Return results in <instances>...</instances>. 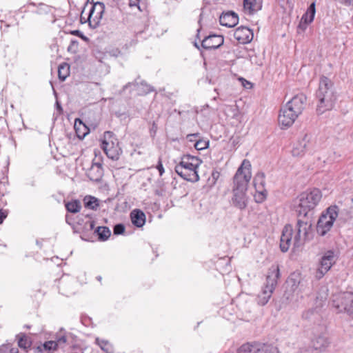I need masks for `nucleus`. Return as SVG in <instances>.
<instances>
[{
  "label": "nucleus",
  "mask_w": 353,
  "mask_h": 353,
  "mask_svg": "<svg viewBox=\"0 0 353 353\" xmlns=\"http://www.w3.org/2000/svg\"><path fill=\"white\" fill-rule=\"evenodd\" d=\"M252 177L251 163L244 159L234 176L232 204L240 210L247 205L246 190Z\"/></svg>",
  "instance_id": "1"
},
{
  "label": "nucleus",
  "mask_w": 353,
  "mask_h": 353,
  "mask_svg": "<svg viewBox=\"0 0 353 353\" xmlns=\"http://www.w3.org/2000/svg\"><path fill=\"white\" fill-rule=\"evenodd\" d=\"M296 233L292 239L293 229L291 225H286L282 231L280 239V248L282 252H287L292 244L299 248L306 240L310 239L312 230V223L310 221L298 219Z\"/></svg>",
  "instance_id": "2"
},
{
  "label": "nucleus",
  "mask_w": 353,
  "mask_h": 353,
  "mask_svg": "<svg viewBox=\"0 0 353 353\" xmlns=\"http://www.w3.org/2000/svg\"><path fill=\"white\" fill-rule=\"evenodd\" d=\"M316 99L318 114H322L334 108L337 94L333 82L327 77H321L319 88L316 92Z\"/></svg>",
  "instance_id": "3"
},
{
  "label": "nucleus",
  "mask_w": 353,
  "mask_h": 353,
  "mask_svg": "<svg viewBox=\"0 0 353 353\" xmlns=\"http://www.w3.org/2000/svg\"><path fill=\"white\" fill-rule=\"evenodd\" d=\"M306 99L307 98L305 94L302 93L299 94L295 95L282 107L279 115V122L280 125L284 127L291 126L302 113Z\"/></svg>",
  "instance_id": "4"
},
{
  "label": "nucleus",
  "mask_w": 353,
  "mask_h": 353,
  "mask_svg": "<svg viewBox=\"0 0 353 353\" xmlns=\"http://www.w3.org/2000/svg\"><path fill=\"white\" fill-rule=\"evenodd\" d=\"M321 198L322 194L317 188L301 193L298 197L296 207L299 216L305 217L307 213L318 205Z\"/></svg>",
  "instance_id": "5"
},
{
  "label": "nucleus",
  "mask_w": 353,
  "mask_h": 353,
  "mask_svg": "<svg viewBox=\"0 0 353 353\" xmlns=\"http://www.w3.org/2000/svg\"><path fill=\"white\" fill-rule=\"evenodd\" d=\"M194 159L199 160L197 157L187 155L184 157L180 163L175 167V171L180 176L185 180L192 182L199 181V174L197 171L199 164H193L190 161V160Z\"/></svg>",
  "instance_id": "6"
},
{
  "label": "nucleus",
  "mask_w": 353,
  "mask_h": 353,
  "mask_svg": "<svg viewBox=\"0 0 353 353\" xmlns=\"http://www.w3.org/2000/svg\"><path fill=\"white\" fill-rule=\"evenodd\" d=\"M101 148L107 157L114 161L118 160L122 150L116 135L110 131H105L101 140Z\"/></svg>",
  "instance_id": "7"
},
{
  "label": "nucleus",
  "mask_w": 353,
  "mask_h": 353,
  "mask_svg": "<svg viewBox=\"0 0 353 353\" xmlns=\"http://www.w3.org/2000/svg\"><path fill=\"white\" fill-rule=\"evenodd\" d=\"M280 276L278 266L270 269L266 277V281L261 292L258 295V303L264 305L270 299L272 294L277 284V279Z\"/></svg>",
  "instance_id": "8"
},
{
  "label": "nucleus",
  "mask_w": 353,
  "mask_h": 353,
  "mask_svg": "<svg viewBox=\"0 0 353 353\" xmlns=\"http://www.w3.org/2000/svg\"><path fill=\"white\" fill-rule=\"evenodd\" d=\"M287 284L290 287L286 292L287 299L290 301H297L299 297H303V294H307L309 290V283L307 281L300 279L299 276L292 274L287 281Z\"/></svg>",
  "instance_id": "9"
},
{
  "label": "nucleus",
  "mask_w": 353,
  "mask_h": 353,
  "mask_svg": "<svg viewBox=\"0 0 353 353\" xmlns=\"http://www.w3.org/2000/svg\"><path fill=\"white\" fill-rule=\"evenodd\" d=\"M339 215V208L336 205L330 206L321 215L316 225L319 235L325 236L332 228L333 223Z\"/></svg>",
  "instance_id": "10"
},
{
  "label": "nucleus",
  "mask_w": 353,
  "mask_h": 353,
  "mask_svg": "<svg viewBox=\"0 0 353 353\" xmlns=\"http://www.w3.org/2000/svg\"><path fill=\"white\" fill-rule=\"evenodd\" d=\"M332 305L338 312H345L353 317V293L345 292L334 294Z\"/></svg>",
  "instance_id": "11"
},
{
  "label": "nucleus",
  "mask_w": 353,
  "mask_h": 353,
  "mask_svg": "<svg viewBox=\"0 0 353 353\" xmlns=\"http://www.w3.org/2000/svg\"><path fill=\"white\" fill-rule=\"evenodd\" d=\"M105 12V4L101 1H97L92 6L89 13L88 21L89 26L92 28H97L103 18Z\"/></svg>",
  "instance_id": "12"
},
{
  "label": "nucleus",
  "mask_w": 353,
  "mask_h": 353,
  "mask_svg": "<svg viewBox=\"0 0 353 353\" xmlns=\"http://www.w3.org/2000/svg\"><path fill=\"white\" fill-rule=\"evenodd\" d=\"M238 353H279L276 347L259 343H245L238 349Z\"/></svg>",
  "instance_id": "13"
},
{
  "label": "nucleus",
  "mask_w": 353,
  "mask_h": 353,
  "mask_svg": "<svg viewBox=\"0 0 353 353\" xmlns=\"http://www.w3.org/2000/svg\"><path fill=\"white\" fill-rule=\"evenodd\" d=\"M335 261L334 253L332 251L326 252L321 257L319 266L315 273V277L317 279H321L330 270Z\"/></svg>",
  "instance_id": "14"
},
{
  "label": "nucleus",
  "mask_w": 353,
  "mask_h": 353,
  "mask_svg": "<svg viewBox=\"0 0 353 353\" xmlns=\"http://www.w3.org/2000/svg\"><path fill=\"white\" fill-rule=\"evenodd\" d=\"M313 144L311 141V136L305 134L301 139L299 140L294 145L292 154L294 157L303 156L307 151L312 148Z\"/></svg>",
  "instance_id": "15"
},
{
  "label": "nucleus",
  "mask_w": 353,
  "mask_h": 353,
  "mask_svg": "<svg viewBox=\"0 0 353 353\" xmlns=\"http://www.w3.org/2000/svg\"><path fill=\"white\" fill-rule=\"evenodd\" d=\"M253 184L258 192V195L255 196L256 201L257 202H262L265 199V174L262 172L257 173L253 180Z\"/></svg>",
  "instance_id": "16"
},
{
  "label": "nucleus",
  "mask_w": 353,
  "mask_h": 353,
  "mask_svg": "<svg viewBox=\"0 0 353 353\" xmlns=\"http://www.w3.org/2000/svg\"><path fill=\"white\" fill-rule=\"evenodd\" d=\"M302 319L309 325L319 323L322 320L321 308L316 307L304 311L302 314Z\"/></svg>",
  "instance_id": "17"
},
{
  "label": "nucleus",
  "mask_w": 353,
  "mask_h": 353,
  "mask_svg": "<svg viewBox=\"0 0 353 353\" xmlns=\"http://www.w3.org/2000/svg\"><path fill=\"white\" fill-rule=\"evenodd\" d=\"M254 34L252 31L245 26H241L237 28L234 33V37L240 43H248L253 39Z\"/></svg>",
  "instance_id": "18"
},
{
  "label": "nucleus",
  "mask_w": 353,
  "mask_h": 353,
  "mask_svg": "<svg viewBox=\"0 0 353 353\" xmlns=\"http://www.w3.org/2000/svg\"><path fill=\"white\" fill-rule=\"evenodd\" d=\"M223 41L224 39L222 36L212 34L205 37L201 42V46L207 50L216 49L223 45Z\"/></svg>",
  "instance_id": "19"
},
{
  "label": "nucleus",
  "mask_w": 353,
  "mask_h": 353,
  "mask_svg": "<svg viewBox=\"0 0 353 353\" xmlns=\"http://www.w3.org/2000/svg\"><path fill=\"white\" fill-rule=\"evenodd\" d=\"M210 174L207 172H203V176L206 177V183L203 185L202 190L205 192H208L211 188L216 184L220 177V172L214 169H211Z\"/></svg>",
  "instance_id": "20"
},
{
  "label": "nucleus",
  "mask_w": 353,
  "mask_h": 353,
  "mask_svg": "<svg viewBox=\"0 0 353 353\" xmlns=\"http://www.w3.org/2000/svg\"><path fill=\"white\" fill-rule=\"evenodd\" d=\"M219 22L223 26L232 28L238 23L239 17L235 12L229 11L220 16Z\"/></svg>",
  "instance_id": "21"
},
{
  "label": "nucleus",
  "mask_w": 353,
  "mask_h": 353,
  "mask_svg": "<svg viewBox=\"0 0 353 353\" xmlns=\"http://www.w3.org/2000/svg\"><path fill=\"white\" fill-rule=\"evenodd\" d=\"M140 76H138L135 79L134 82L128 83L125 85L123 86V90H125L130 85L137 86L139 89L140 94L146 95L152 92H154L155 90L154 87L148 84L145 81L142 80L140 82L138 81Z\"/></svg>",
  "instance_id": "22"
},
{
  "label": "nucleus",
  "mask_w": 353,
  "mask_h": 353,
  "mask_svg": "<svg viewBox=\"0 0 353 353\" xmlns=\"http://www.w3.org/2000/svg\"><path fill=\"white\" fill-rule=\"evenodd\" d=\"M87 175L91 181H100L103 175V170L100 163H92L91 168L88 170Z\"/></svg>",
  "instance_id": "23"
},
{
  "label": "nucleus",
  "mask_w": 353,
  "mask_h": 353,
  "mask_svg": "<svg viewBox=\"0 0 353 353\" xmlns=\"http://www.w3.org/2000/svg\"><path fill=\"white\" fill-rule=\"evenodd\" d=\"M130 219L134 226L141 228L145 223V214L142 210L135 209L130 212Z\"/></svg>",
  "instance_id": "24"
},
{
  "label": "nucleus",
  "mask_w": 353,
  "mask_h": 353,
  "mask_svg": "<svg viewBox=\"0 0 353 353\" xmlns=\"http://www.w3.org/2000/svg\"><path fill=\"white\" fill-rule=\"evenodd\" d=\"M261 8L262 0H243V8L250 14L260 10Z\"/></svg>",
  "instance_id": "25"
},
{
  "label": "nucleus",
  "mask_w": 353,
  "mask_h": 353,
  "mask_svg": "<svg viewBox=\"0 0 353 353\" xmlns=\"http://www.w3.org/2000/svg\"><path fill=\"white\" fill-rule=\"evenodd\" d=\"M74 130L80 139H83L89 132L88 128L79 119L75 120Z\"/></svg>",
  "instance_id": "26"
},
{
  "label": "nucleus",
  "mask_w": 353,
  "mask_h": 353,
  "mask_svg": "<svg viewBox=\"0 0 353 353\" xmlns=\"http://www.w3.org/2000/svg\"><path fill=\"white\" fill-rule=\"evenodd\" d=\"M93 234L97 235L99 241H105L110 238L111 232L106 226H98L94 230Z\"/></svg>",
  "instance_id": "27"
},
{
  "label": "nucleus",
  "mask_w": 353,
  "mask_h": 353,
  "mask_svg": "<svg viewBox=\"0 0 353 353\" xmlns=\"http://www.w3.org/2000/svg\"><path fill=\"white\" fill-rule=\"evenodd\" d=\"M315 12V3L313 2L310 4L307 8V12L302 17L300 25L302 24L303 21L305 23V25L311 23L314 20Z\"/></svg>",
  "instance_id": "28"
},
{
  "label": "nucleus",
  "mask_w": 353,
  "mask_h": 353,
  "mask_svg": "<svg viewBox=\"0 0 353 353\" xmlns=\"http://www.w3.org/2000/svg\"><path fill=\"white\" fill-rule=\"evenodd\" d=\"M95 226L94 221H87L82 228V236L81 238L84 240H88L90 232L92 231Z\"/></svg>",
  "instance_id": "29"
},
{
  "label": "nucleus",
  "mask_w": 353,
  "mask_h": 353,
  "mask_svg": "<svg viewBox=\"0 0 353 353\" xmlns=\"http://www.w3.org/2000/svg\"><path fill=\"white\" fill-rule=\"evenodd\" d=\"M83 204L85 208L91 210H97L99 205V200L92 196H85L83 199Z\"/></svg>",
  "instance_id": "30"
},
{
  "label": "nucleus",
  "mask_w": 353,
  "mask_h": 353,
  "mask_svg": "<svg viewBox=\"0 0 353 353\" xmlns=\"http://www.w3.org/2000/svg\"><path fill=\"white\" fill-rule=\"evenodd\" d=\"M70 74V66L68 63H63L58 68V77L59 80L63 81Z\"/></svg>",
  "instance_id": "31"
},
{
  "label": "nucleus",
  "mask_w": 353,
  "mask_h": 353,
  "mask_svg": "<svg viewBox=\"0 0 353 353\" xmlns=\"http://www.w3.org/2000/svg\"><path fill=\"white\" fill-rule=\"evenodd\" d=\"M65 208L69 212L77 213L80 211L81 205L79 200H73L65 203Z\"/></svg>",
  "instance_id": "32"
},
{
  "label": "nucleus",
  "mask_w": 353,
  "mask_h": 353,
  "mask_svg": "<svg viewBox=\"0 0 353 353\" xmlns=\"http://www.w3.org/2000/svg\"><path fill=\"white\" fill-rule=\"evenodd\" d=\"M96 343L100 346L101 349L106 353H112L113 348L111 344L105 340H100L99 339H96Z\"/></svg>",
  "instance_id": "33"
},
{
  "label": "nucleus",
  "mask_w": 353,
  "mask_h": 353,
  "mask_svg": "<svg viewBox=\"0 0 353 353\" xmlns=\"http://www.w3.org/2000/svg\"><path fill=\"white\" fill-rule=\"evenodd\" d=\"M31 341L28 340V338L26 335H23L18 341V345L19 347L25 350L28 352V348L31 346Z\"/></svg>",
  "instance_id": "34"
},
{
  "label": "nucleus",
  "mask_w": 353,
  "mask_h": 353,
  "mask_svg": "<svg viewBox=\"0 0 353 353\" xmlns=\"http://www.w3.org/2000/svg\"><path fill=\"white\" fill-rule=\"evenodd\" d=\"M45 350H57L58 348V343L55 341H48L43 344Z\"/></svg>",
  "instance_id": "35"
},
{
  "label": "nucleus",
  "mask_w": 353,
  "mask_h": 353,
  "mask_svg": "<svg viewBox=\"0 0 353 353\" xmlns=\"http://www.w3.org/2000/svg\"><path fill=\"white\" fill-rule=\"evenodd\" d=\"M125 225L123 223H117L113 227V234L114 235L123 234L125 232Z\"/></svg>",
  "instance_id": "36"
},
{
  "label": "nucleus",
  "mask_w": 353,
  "mask_h": 353,
  "mask_svg": "<svg viewBox=\"0 0 353 353\" xmlns=\"http://www.w3.org/2000/svg\"><path fill=\"white\" fill-rule=\"evenodd\" d=\"M79 42L77 40H72L68 48V51L75 53L77 52Z\"/></svg>",
  "instance_id": "37"
},
{
  "label": "nucleus",
  "mask_w": 353,
  "mask_h": 353,
  "mask_svg": "<svg viewBox=\"0 0 353 353\" xmlns=\"http://www.w3.org/2000/svg\"><path fill=\"white\" fill-rule=\"evenodd\" d=\"M70 34L77 37H80L83 41H88V38L85 37L79 30H74L70 32Z\"/></svg>",
  "instance_id": "38"
},
{
  "label": "nucleus",
  "mask_w": 353,
  "mask_h": 353,
  "mask_svg": "<svg viewBox=\"0 0 353 353\" xmlns=\"http://www.w3.org/2000/svg\"><path fill=\"white\" fill-rule=\"evenodd\" d=\"M157 125L156 124V123L154 121L152 123V127L150 128V136L152 137H154L156 134V132L157 131Z\"/></svg>",
  "instance_id": "39"
},
{
  "label": "nucleus",
  "mask_w": 353,
  "mask_h": 353,
  "mask_svg": "<svg viewBox=\"0 0 353 353\" xmlns=\"http://www.w3.org/2000/svg\"><path fill=\"white\" fill-rule=\"evenodd\" d=\"M156 168H157V169L158 170V171L159 172V175L162 176L163 174L164 173V168H163V164H162V162H161V159L159 160L158 163H157Z\"/></svg>",
  "instance_id": "40"
},
{
  "label": "nucleus",
  "mask_w": 353,
  "mask_h": 353,
  "mask_svg": "<svg viewBox=\"0 0 353 353\" xmlns=\"http://www.w3.org/2000/svg\"><path fill=\"white\" fill-rule=\"evenodd\" d=\"M58 343L59 345H61L62 344H65L67 342V338L65 336H61L57 339V341H55Z\"/></svg>",
  "instance_id": "41"
},
{
  "label": "nucleus",
  "mask_w": 353,
  "mask_h": 353,
  "mask_svg": "<svg viewBox=\"0 0 353 353\" xmlns=\"http://www.w3.org/2000/svg\"><path fill=\"white\" fill-rule=\"evenodd\" d=\"M208 145H209L208 141H202L201 139H200V151L208 148Z\"/></svg>",
  "instance_id": "42"
},
{
  "label": "nucleus",
  "mask_w": 353,
  "mask_h": 353,
  "mask_svg": "<svg viewBox=\"0 0 353 353\" xmlns=\"http://www.w3.org/2000/svg\"><path fill=\"white\" fill-rule=\"evenodd\" d=\"M7 216V213L3 211V210H0V224H1L4 219L6 218Z\"/></svg>",
  "instance_id": "43"
},
{
  "label": "nucleus",
  "mask_w": 353,
  "mask_h": 353,
  "mask_svg": "<svg viewBox=\"0 0 353 353\" xmlns=\"http://www.w3.org/2000/svg\"><path fill=\"white\" fill-rule=\"evenodd\" d=\"M341 3L346 6L353 7V0H339Z\"/></svg>",
  "instance_id": "44"
},
{
  "label": "nucleus",
  "mask_w": 353,
  "mask_h": 353,
  "mask_svg": "<svg viewBox=\"0 0 353 353\" xmlns=\"http://www.w3.org/2000/svg\"><path fill=\"white\" fill-rule=\"evenodd\" d=\"M8 349H10L8 345H3L0 346V353H6Z\"/></svg>",
  "instance_id": "45"
},
{
  "label": "nucleus",
  "mask_w": 353,
  "mask_h": 353,
  "mask_svg": "<svg viewBox=\"0 0 353 353\" xmlns=\"http://www.w3.org/2000/svg\"><path fill=\"white\" fill-rule=\"evenodd\" d=\"M56 107H57V111H59V114H61L63 112V108H62L61 103L59 101L56 102Z\"/></svg>",
  "instance_id": "46"
},
{
  "label": "nucleus",
  "mask_w": 353,
  "mask_h": 353,
  "mask_svg": "<svg viewBox=\"0 0 353 353\" xmlns=\"http://www.w3.org/2000/svg\"><path fill=\"white\" fill-rule=\"evenodd\" d=\"M44 350L43 347V345H39L36 347V351L38 353H41L43 352V350Z\"/></svg>",
  "instance_id": "47"
},
{
  "label": "nucleus",
  "mask_w": 353,
  "mask_h": 353,
  "mask_svg": "<svg viewBox=\"0 0 353 353\" xmlns=\"http://www.w3.org/2000/svg\"><path fill=\"white\" fill-rule=\"evenodd\" d=\"M10 353H19V350L17 348H10Z\"/></svg>",
  "instance_id": "48"
},
{
  "label": "nucleus",
  "mask_w": 353,
  "mask_h": 353,
  "mask_svg": "<svg viewBox=\"0 0 353 353\" xmlns=\"http://www.w3.org/2000/svg\"><path fill=\"white\" fill-rule=\"evenodd\" d=\"M94 3H95V2L94 1V0H87V1H86V2H85V3L84 8H85V6H86L88 3H90V4H92V6Z\"/></svg>",
  "instance_id": "49"
},
{
  "label": "nucleus",
  "mask_w": 353,
  "mask_h": 353,
  "mask_svg": "<svg viewBox=\"0 0 353 353\" xmlns=\"http://www.w3.org/2000/svg\"><path fill=\"white\" fill-rule=\"evenodd\" d=\"M194 146L196 150H199V141H195Z\"/></svg>",
  "instance_id": "50"
},
{
  "label": "nucleus",
  "mask_w": 353,
  "mask_h": 353,
  "mask_svg": "<svg viewBox=\"0 0 353 353\" xmlns=\"http://www.w3.org/2000/svg\"><path fill=\"white\" fill-rule=\"evenodd\" d=\"M192 43L196 48L199 49V43H197L196 40L192 41Z\"/></svg>",
  "instance_id": "51"
},
{
  "label": "nucleus",
  "mask_w": 353,
  "mask_h": 353,
  "mask_svg": "<svg viewBox=\"0 0 353 353\" xmlns=\"http://www.w3.org/2000/svg\"><path fill=\"white\" fill-rule=\"evenodd\" d=\"M136 5V2L135 1H133L132 0H130V6H135Z\"/></svg>",
  "instance_id": "52"
},
{
  "label": "nucleus",
  "mask_w": 353,
  "mask_h": 353,
  "mask_svg": "<svg viewBox=\"0 0 353 353\" xmlns=\"http://www.w3.org/2000/svg\"><path fill=\"white\" fill-rule=\"evenodd\" d=\"M136 5V2L135 1H133L132 0H130V6H135Z\"/></svg>",
  "instance_id": "53"
},
{
  "label": "nucleus",
  "mask_w": 353,
  "mask_h": 353,
  "mask_svg": "<svg viewBox=\"0 0 353 353\" xmlns=\"http://www.w3.org/2000/svg\"><path fill=\"white\" fill-rule=\"evenodd\" d=\"M196 38H199V28L196 30V35H195Z\"/></svg>",
  "instance_id": "54"
},
{
  "label": "nucleus",
  "mask_w": 353,
  "mask_h": 353,
  "mask_svg": "<svg viewBox=\"0 0 353 353\" xmlns=\"http://www.w3.org/2000/svg\"><path fill=\"white\" fill-rule=\"evenodd\" d=\"M65 219H66V222H67L68 223L70 224V223L68 221V215H66V216H65Z\"/></svg>",
  "instance_id": "55"
},
{
  "label": "nucleus",
  "mask_w": 353,
  "mask_h": 353,
  "mask_svg": "<svg viewBox=\"0 0 353 353\" xmlns=\"http://www.w3.org/2000/svg\"><path fill=\"white\" fill-rule=\"evenodd\" d=\"M197 134H197V133H196V134H191V136H197Z\"/></svg>",
  "instance_id": "56"
},
{
  "label": "nucleus",
  "mask_w": 353,
  "mask_h": 353,
  "mask_svg": "<svg viewBox=\"0 0 353 353\" xmlns=\"http://www.w3.org/2000/svg\"><path fill=\"white\" fill-rule=\"evenodd\" d=\"M98 280H101V276L97 277Z\"/></svg>",
  "instance_id": "57"
}]
</instances>
